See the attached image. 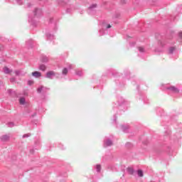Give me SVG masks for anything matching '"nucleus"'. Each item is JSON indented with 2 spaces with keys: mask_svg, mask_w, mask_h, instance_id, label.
<instances>
[{
  "mask_svg": "<svg viewBox=\"0 0 182 182\" xmlns=\"http://www.w3.org/2000/svg\"><path fill=\"white\" fill-rule=\"evenodd\" d=\"M49 90L48 88H46V87H44L43 85H41L37 88V93H42V95H48L46 93Z\"/></svg>",
  "mask_w": 182,
  "mask_h": 182,
  "instance_id": "obj_9",
  "label": "nucleus"
},
{
  "mask_svg": "<svg viewBox=\"0 0 182 182\" xmlns=\"http://www.w3.org/2000/svg\"><path fill=\"white\" fill-rule=\"evenodd\" d=\"M9 135L5 134L1 136V141H8L9 140Z\"/></svg>",
  "mask_w": 182,
  "mask_h": 182,
  "instance_id": "obj_22",
  "label": "nucleus"
},
{
  "mask_svg": "<svg viewBox=\"0 0 182 182\" xmlns=\"http://www.w3.org/2000/svg\"><path fill=\"white\" fill-rule=\"evenodd\" d=\"M25 113L29 117H35V116H36V112H32V109H26Z\"/></svg>",
  "mask_w": 182,
  "mask_h": 182,
  "instance_id": "obj_12",
  "label": "nucleus"
},
{
  "mask_svg": "<svg viewBox=\"0 0 182 182\" xmlns=\"http://www.w3.org/2000/svg\"><path fill=\"white\" fill-rule=\"evenodd\" d=\"M41 100L43 102H46V100H48V94H42Z\"/></svg>",
  "mask_w": 182,
  "mask_h": 182,
  "instance_id": "obj_29",
  "label": "nucleus"
},
{
  "mask_svg": "<svg viewBox=\"0 0 182 182\" xmlns=\"http://www.w3.org/2000/svg\"><path fill=\"white\" fill-rule=\"evenodd\" d=\"M139 87H140V85H136V89H137V90H140Z\"/></svg>",
  "mask_w": 182,
  "mask_h": 182,
  "instance_id": "obj_53",
  "label": "nucleus"
},
{
  "mask_svg": "<svg viewBox=\"0 0 182 182\" xmlns=\"http://www.w3.org/2000/svg\"><path fill=\"white\" fill-rule=\"evenodd\" d=\"M119 16H120V14H119V13H117V14L113 16V18H119Z\"/></svg>",
  "mask_w": 182,
  "mask_h": 182,
  "instance_id": "obj_42",
  "label": "nucleus"
},
{
  "mask_svg": "<svg viewBox=\"0 0 182 182\" xmlns=\"http://www.w3.org/2000/svg\"><path fill=\"white\" fill-rule=\"evenodd\" d=\"M101 28L102 29H110V28H112V26L110 24H107V23L106 21H102L101 25Z\"/></svg>",
  "mask_w": 182,
  "mask_h": 182,
  "instance_id": "obj_16",
  "label": "nucleus"
},
{
  "mask_svg": "<svg viewBox=\"0 0 182 182\" xmlns=\"http://www.w3.org/2000/svg\"><path fill=\"white\" fill-rule=\"evenodd\" d=\"M113 146V136H106L104 139V147Z\"/></svg>",
  "mask_w": 182,
  "mask_h": 182,
  "instance_id": "obj_6",
  "label": "nucleus"
},
{
  "mask_svg": "<svg viewBox=\"0 0 182 182\" xmlns=\"http://www.w3.org/2000/svg\"><path fill=\"white\" fill-rule=\"evenodd\" d=\"M170 20L171 21V22H174V21H176V16H170Z\"/></svg>",
  "mask_w": 182,
  "mask_h": 182,
  "instance_id": "obj_38",
  "label": "nucleus"
},
{
  "mask_svg": "<svg viewBox=\"0 0 182 182\" xmlns=\"http://www.w3.org/2000/svg\"><path fill=\"white\" fill-rule=\"evenodd\" d=\"M127 171L129 174H131V175L134 174V169H133V168L132 167L127 168Z\"/></svg>",
  "mask_w": 182,
  "mask_h": 182,
  "instance_id": "obj_28",
  "label": "nucleus"
},
{
  "mask_svg": "<svg viewBox=\"0 0 182 182\" xmlns=\"http://www.w3.org/2000/svg\"><path fill=\"white\" fill-rule=\"evenodd\" d=\"M75 75L80 77H82V76H83V71L80 69H77L75 70Z\"/></svg>",
  "mask_w": 182,
  "mask_h": 182,
  "instance_id": "obj_21",
  "label": "nucleus"
},
{
  "mask_svg": "<svg viewBox=\"0 0 182 182\" xmlns=\"http://www.w3.org/2000/svg\"><path fill=\"white\" fill-rule=\"evenodd\" d=\"M134 45H136V42L129 43V46H131V48H133Z\"/></svg>",
  "mask_w": 182,
  "mask_h": 182,
  "instance_id": "obj_47",
  "label": "nucleus"
},
{
  "mask_svg": "<svg viewBox=\"0 0 182 182\" xmlns=\"http://www.w3.org/2000/svg\"><path fill=\"white\" fill-rule=\"evenodd\" d=\"M53 76H56V73L54 71H48L46 74V77H47V79H53Z\"/></svg>",
  "mask_w": 182,
  "mask_h": 182,
  "instance_id": "obj_14",
  "label": "nucleus"
},
{
  "mask_svg": "<svg viewBox=\"0 0 182 182\" xmlns=\"http://www.w3.org/2000/svg\"><path fill=\"white\" fill-rule=\"evenodd\" d=\"M35 41L32 39H29L28 41H27L26 42V45L27 46V48H33V46H35Z\"/></svg>",
  "mask_w": 182,
  "mask_h": 182,
  "instance_id": "obj_15",
  "label": "nucleus"
},
{
  "mask_svg": "<svg viewBox=\"0 0 182 182\" xmlns=\"http://www.w3.org/2000/svg\"><path fill=\"white\" fill-rule=\"evenodd\" d=\"M126 146H127V147H128V148L133 147V144H132V143H130V142H127V143L126 144Z\"/></svg>",
  "mask_w": 182,
  "mask_h": 182,
  "instance_id": "obj_39",
  "label": "nucleus"
},
{
  "mask_svg": "<svg viewBox=\"0 0 182 182\" xmlns=\"http://www.w3.org/2000/svg\"><path fill=\"white\" fill-rule=\"evenodd\" d=\"M93 169L95 170V171H97V173H100V171L102 170V166L100 164L95 165L93 167Z\"/></svg>",
  "mask_w": 182,
  "mask_h": 182,
  "instance_id": "obj_18",
  "label": "nucleus"
},
{
  "mask_svg": "<svg viewBox=\"0 0 182 182\" xmlns=\"http://www.w3.org/2000/svg\"><path fill=\"white\" fill-rule=\"evenodd\" d=\"M46 37L48 41H53V39H55V36L50 33H47Z\"/></svg>",
  "mask_w": 182,
  "mask_h": 182,
  "instance_id": "obj_19",
  "label": "nucleus"
},
{
  "mask_svg": "<svg viewBox=\"0 0 182 182\" xmlns=\"http://www.w3.org/2000/svg\"><path fill=\"white\" fill-rule=\"evenodd\" d=\"M15 74H16V76H19V75H21V70H16Z\"/></svg>",
  "mask_w": 182,
  "mask_h": 182,
  "instance_id": "obj_41",
  "label": "nucleus"
},
{
  "mask_svg": "<svg viewBox=\"0 0 182 182\" xmlns=\"http://www.w3.org/2000/svg\"><path fill=\"white\" fill-rule=\"evenodd\" d=\"M110 77V76H114L115 77V83L119 89L122 87H124V85H126V80H130V71L129 70H124L123 74H119L114 70L113 68L108 69L103 74L102 77Z\"/></svg>",
  "mask_w": 182,
  "mask_h": 182,
  "instance_id": "obj_1",
  "label": "nucleus"
},
{
  "mask_svg": "<svg viewBox=\"0 0 182 182\" xmlns=\"http://www.w3.org/2000/svg\"><path fill=\"white\" fill-rule=\"evenodd\" d=\"M49 23L53 24V31L54 32H56V31H58V23H56V20H55L54 18H50Z\"/></svg>",
  "mask_w": 182,
  "mask_h": 182,
  "instance_id": "obj_13",
  "label": "nucleus"
},
{
  "mask_svg": "<svg viewBox=\"0 0 182 182\" xmlns=\"http://www.w3.org/2000/svg\"><path fill=\"white\" fill-rule=\"evenodd\" d=\"M121 4H122V5L126 4V1L125 0H121Z\"/></svg>",
  "mask_w": 182,
  "mask_h": 182,
  "instance_id": "obj_52",
  "label": "nucleus"
},
{
  "mask_svg": "<svg viewBox=\"0 0 182 182\" xmlns=\"http://www.w3.org/2000/svg\"><path fill=\"white\" fill-rule=\"evenodd\" d=\"M178 36L179 39L182 40V32L181 31L178 33Z\"/></svg>",
  "mask_w": 182,
  "mask_h": 182,
  "instance_id": "obj_45",
  "label": "nucleus"
},
{
  "mask_svg": "<svg viewBox=\"0 0 182 182\" xmlns=\"http://www.w3.org/2000/svg\"><path fill=\"white\" fill-rule=\"evenodd\" d=\"M170 134H171V131H170V129H168L165 132L166 136H170Z\"/></svg>",
  "mask_w": 182,
  "mask_h": 182,
  "instance_id": "obj_36",
  "label": "nucleus"
},
{
  "mask_svg": "<svg viewBox=\"0 0 182 182\" xmlns=\"http://www.w3.org/2000/svg\"><path fill=\"white\" fill-rule=\"evenodd\" d=\"M73 68H75V65L69 64L68 68H64L63 69L62 75L66 76V75H68V73H69V70H70V69H73Z\"/></svg>",
  "mask_w": 182,
  "mask_h": 182,
  "instance_id": "obj_10",
  "label": "nucleus"
},
{
  "mask_svg": "<svg viewBox=\"0 0 182 182\" xmlns=\"http://www.w3.org/2000/svg\"><path fill=\"white\" fill-rule=\"evenodd\" d=\"M166 151L169 154H171L173 153V149H171V147L168 146L166 149Z\"/></svg>",
  "mask_w": 182,
  "mask_h": 182,
  "instance_id": "obj_35",
  "label": "nucleus"
},
{
  "mask_svg": "<svg viewBox=\"0 0 182 182\" xmlns=\"http://www.w3.org/2000/svg\"><path fill=\"white\" fill-rule=\"evenodd\" d=\"M8 93L9 95H11L12 94V90H8Z\"/></svg>",
  "mask_w": 182,
  "mask_h": 182,
  "instance_id": "obj_51",
  "label": "nucleus"
},
{
  "mask_svg": "<svg viewBox=\"0 0 182 182\" xmlns=\"http://www.w3.org/2000/svg\"><path fill=\"white\" fill-rule=\"evenodd\" d=\"M161 51H162V50H158V52H161Z\"/></svg>",
  "mask_w": 182,
  "mask_h": 182,
  "instance_id": "obj_55",
  "label": "nucleus"
},
{
  "mask_svg": "<svg viewBox=\"0 0 182 182\" xmlns=\"http://www.w3.org/2000/svg\"><path fill=\"white\" fill-rule=\"evenodd\" d=\"M138 50L139 52V53H146V49H144V47L143 46H139L138 47Z\"/></svg>",
  "mask_w": 182,
  "mask_h": 182,
  "instance_id": "obj_27",
  "label": "nucleus"
},
{
  "mask_svg": "<svg viewBox=\"0 0 182 182\" xmlns=\"http://www.w3.org/2000/svg\"><path fill=\"white\" fill-rule=\"evenodd\" d=\"M3 70H4V73L6 74V75H9V73H11V72H12L11 70H10L8 67H4L3 68Z\"/></svg>",
  "mask_w": 182,
  "mask_h": 182,
  "instance_id": "obj_24",
  "label": "nucleus"
},
{
  "mask_svg": "<svg viewBox=\"0 0 182 182\" xmlns=\"http://www.w3.org/2000/svg\"><path fill=\"white\" fill-rule=\"evenodd\" d=\"M60 177H64L65 178L66 177H68V173H60Z\"/></svg>",
  "mask_w": 182,
  "mask_h": 182,
  "instance_id": "obj_40",
  "label": "nucleus"
},
{
  "mask_svg": "<svg viewBox=\"0 0 182 182\" xmlns=\"http://www.w3.org/2000/svg\"><path fill=\"white\" fill-rule=\"evenodd\" d=\"M32 76H33V77H36V78H39L41 77V76H42V73H41V72L39 71H34L32 73Z\"/></svg>",
  "mask_w": 182,
  "mask_h": 182,
  "instance_id": "obj_17",
  "label": "nucleus"
},
{
  "mask_svg": "<svg viewBox=\"0 0 182 182\" xmlns=\"http://www.w3.org/2000/svg\"><path fill=\"white\" fill-rule=\"evenodd\" d=\"M99 33H100V36H103V35H105V28H101L100 29Z\"/></svg>",
  "mask_w": 182,
  "mask_h": 182,
  "instance_id": "obj_33",
  "label": "nucleus"
},
{
  "mask_svg": "<svg viewBox=\"0 0 182 182\" xmlns=\"http://www.w3.org/2000/svg\"><path fill=\"white\" fill-rule=\"evenodd\" d=\"M137 174H138L139 177H143V176H144L143 171L141 169L138 170Z\"/></svg>",
  "mask_w": 182,
  "mask_h": 182,
  "instance_id": "obj_32",
  "label": "nucleus"
},
{
  "mask_svg": "<svg viewBox=\"0 0 182 182\" xmlns=\"http://www.w3.org/2000/svg\"><path fill=\"white\" fill-rule=\"evenodd\" d=\"M42 16V9L36 8L33 12V16H28V22L33 28H36L39 23V19Z\"/></svg>",
  "mask_w": 182,
  "mask_h": 182,
  "instance_id": "obj_3",
  "label": "nucleus"
},
{
  "mask_svg": "<svg viewBox=\"0 0 182 182\" xmlns=\"http://www.w3.org/2000/svg\"><path fill=\"white\" fill-rule=\"evenodd\" d=\"M13 4L15 5H23V0H14Z\"/></svg>",
  "mask_w": 182,
  "mask_h": 182,
  "instance_id": "obj_25",
  "label": "nucleus"
},
{
  "mask_svg": "<svg viewBox=\"0 0 182 182\" xmlns=\"http://www.w3.org/2000/svg\"><path fill=\"white\" fill-rule=\"evenodd\" d=\"M57 4L58 6H63L66 8V14H73L75 11V6L70 4V0H57Z\"/></svg>",
  "mask_w": 182,
  "mask_h": 182,
  "instance_id": "obj_4",
  "label": "nucleus"
},
{
  "mask_svg": "<svg viewBox=\"0 0 182 182\" xmlns=\"http://www.w3.org/2000/svg\"><path fill=\"white\" fill-rule=\"evenodd\" d=\"M80 14H83V12L81 11Z\"/></svg>",
  "mask_w": 182,
  "mask_h": 182,
  "instance_id": "obj_56",
  "label": "nucleus"
},
{
  "mask_svg": "<svg viewBox=\"0 0 182 182\" xmlns=\"http://www.w3.org/2000/svg\"><path fill=\"white\" fill-rule=\"evenodd\" d=\"M59 147H60V149H61V150H65V146H63L62 144H60V145H59Z\"/></svg>",
  "mask_w": 182,
  "mask_h": 182,
  "instance_id": "obj_44",
  "label": "nucleus"
},
{
  "mask_svg": "<svg viewBox=\"0 0 182 182\" xmlns=\"http://www.w3.org/2000/svg\"><path fill=\"white\" fill-rule=\"evenodd\" d=\"M165 89L168 90L169 93H173V95H177L180 92V90L174 86H166Z\"/></svg>",
  "mask_w": 182,
  "mask_h": 182,
  "instance_id": "obj_8",
  "label": "nucleus"
},
{
  "mask_svg": "<svg viewBox=\"0 0 182 182\" xmlns=\"http://www.w3.org/2000/svg\"><path fill=\"white\" fill-rule=\"evenodd\" d=\"M130 38H132V37L127 36V41H129L130 39Z\"/></svg>",
  "mask_w": 182,
  "mask_h": 182,
  "instance_id": "obj_54",
  "label": "nucleus"
},
{
  "mask_svg": "<svg viewBox=\"0 0 182 182\" xmlns=\"http://www.w3.org/2000/svg\"><path fill=\"white\" fill-rule=\"evenodd\" d=\"M116 120H117V117H116V115H114L113 122L116 123Z\"/></svg>",
  "mask_w": 182,
  "mask_h": 182,
  "instance_id": "obj_50",
  "label": "nucleus"
},
{
  "mask_svg": "<svg viewBox=\"0 0 182 182\" xmlns=\"http://www.w3.org/2000/svg\"><path fill=\"white\" fill-rule=\"evenodd\" d=\"M121 129L124 133H127V132H129V127L126 125H122Z\"/></svg>",
  "mask_w": 182,
  "mask_h": 182,
  "instance_id": "obj_26",
  "label": "nucleus"
},
{
  "mask_svg": "<svg viewBox=\"0 0 182 182\" xmlns=\"http://www.w3.org/2000/svg\"><path fill=\"white\" fill-rule=\"evenodd\" d=\"M97 9V4H92L87 10L89 15H96V10Z\"/></svg>",
  "mask_w": 182,
  "mask_h": 182,
  "instance_id": "obj_7",
  "label": "nucleus"
},
{
  "mask_svg": "<svg viewBox=\"0 0 182 182\" xmlns=\"http://www.w3.org/2000/svg\"><path fill=\"white\" fill-rule=\"evenodd\" d=\"M8 127H14V126H15V124H14V122H9L7 124Z\"/></svg>",
  "mask_w": 182,
  "mask_h": 182,
  "instance_id": "obj_37",
  "label": "nucleus"
},
{
  "mask_svg": "<svg viewBox=\"0 0 182 182\" xmlns=\"http://www.w3.org/2000/svg\"><path fill=\"white\" fill-rule=\"evenodd\" d=\"M176 46H171L169 47L168 50V55H173V53H174V51L176 50Z\"/></svg>",
  "mask_w": 182,
  "mask_h": 182,
  "instance_id": "obj_20",
  "label": "nucleus"
},
{
  "mask_svg": "<svg viewBox=\"0 0 182 182\" xmlns=\"http://www.w3.org/2000/svg\"><path fill=\"white\" fill-rule=\"evenodd\" d=\"M41 62L43 63H48L49 62V58L46 57V55H42L41 56Z\"/></svg>",
  "mask_w": 182,
  "mask_h": 182,
  "instance_id": "obj_23",
  "label": "nucleus"
},
{
  "mask_svg": "<svg viewBox=\"0 0 182 182\" xmlns=\"http://www.w3.org/2000/svg\"><path fill=\"white\" fill-rule=\"evenodd\" d=\"M31 133L24 134L23 135V139H26V138H28V137H31Z\"/></svg>",
  "mask_w": 182,
  "mask_h": 182,
  "instance_id": "obj_34",
  "label": "nucleus"
},
{
  "mask_svg": "<svg viewBox=\"0 0 182 182\" xmlns=\"http://www.w3.org/2000/svg\"><path fill=\"white\" fill-rule=\"evenodd\" d=\"M32 6V4L28 3L26 5V8H31Z\"/></svg>",
  "mask_w": 182,
  "mask_h": 182,
  "instance_id": "obj_49",
  "label": "nucleus"
},
{
  "mask_svg": "<svg viewBox=\"0 0 182 182\" xmlns=\"http://www.w3.org/2000/svg\"><path fill=\"white\" fill-rule=\"evenodd\" d=\"M174 36H176L174 32H171L169 35H166L165 37L161 36V40L158 41L159 46L164 48L170 46V45H174Z\"/></svg>",
  "mask_w": 182,
  "mask_h": 182,
  "instance_id": "obj_2",
  "label": "nucleus"
},
{
  "mask_svg": "<svg viewBox=\"0 0 182 182\" xmlns=\"http://www.w3.org/2000/svg\"><path fill=\"white\" fill-rule=\"evenodd\" d=\"M39 70H42L43 72H45V70H46V65H45L44 64L40 65Z\"/></svg>",
  "mask_w": 182,
  "mask_h": 182,
  "instance_id": "obj_30",
  "label": "nucleus"
},
{
  "mask_svg": "<svg viewBox=\"0 0 182 182\" xmlns=\"http://www.w3.org/2000/svg\"><path fill=\"white\" fill-rule=\"evenodd\" d=\"M16 80V79L15 77H11V78L10 79V82H11V83L15 82Z\"/></svg>",
  "mask_w": 182,
  "mask_h": 182,
  "instance_id": "obj_43",
  "label": "nucleus"
},
{
  "mask_svg": "<svg viewBox=\"0 0 182 182\" xmlns=\"http://www.w3.org/2000/svg\"><path fill=\"white\" fill-rule=\"evenodd\" d=\"M36 146H41V141L37 140V141H36Z\"/></svg>",
  "mask_w": 182,
  "mask_h": 182,
  "instance_id": "obj_48",
  "label": "nucleus"
},
{
  "mask_svg": "<svg viewBox=\"0 0 182 182\" xmlns=\"http://www.w3.org/2000/svg\"><path fill=\"white\" fill-rule=\"evenodd\" d=\"M19 103L20 105H25L26 103V100H25V97H21L19 99Z\"/></svg>",
  "mask_w": 182,
  "mask_h": 182,
  "instance_id": "obj_31",
  "label": "nucleus"
},
{
  "mask_svg": "<svg viewBox=\"0 0 182 182\" xmlns=\"http://www.w3.org/2000/svg\"><path fill=\"white\" fill-rule=\"evenodd\" d=\"M139 100H142V102H144V105H149V103H150V100H149V98H147V96H146V95L144 94H139Z\"/></svg>",
  "mask_w": 182,
  "mask_h": 182,
  "instance_id": "obj_11",
  "label": "nucleus"
},
{
  "mask_svg": "<svg viewBox=\"0 0 182 182\" xmlns=\"http://www.w3.org/2000/svg\"><path fill=\"white\" fill-rule=\"evenodd\" d=\"M28 85H29V86H31V85H33V81L29 80L28 81Z\"/></svg>",
  "mask_w": 182,
  "mask_h": 182,
  "instance_id": "obj_46",
  "label": "nucleus"
},
{
  "mask_svg": "<svg viewBox=\"0 0 182 182\" xmlns=\"http://www.w3.org/2000/svg\"><path fill=\"white\" fill-rule=\"evenodd\" d=\"M128 104L129 102L126 100H124L123 97L119 96L118 97L117 104H114V105L113 106V110L115 111L117 108L119 109V110H122V109Z\"/></svg>",
  "mask_w": 182,
  "mask_h": 182,
  "instance_id": "obj_5",
  "label": "nucleus"
}]
</instances>
